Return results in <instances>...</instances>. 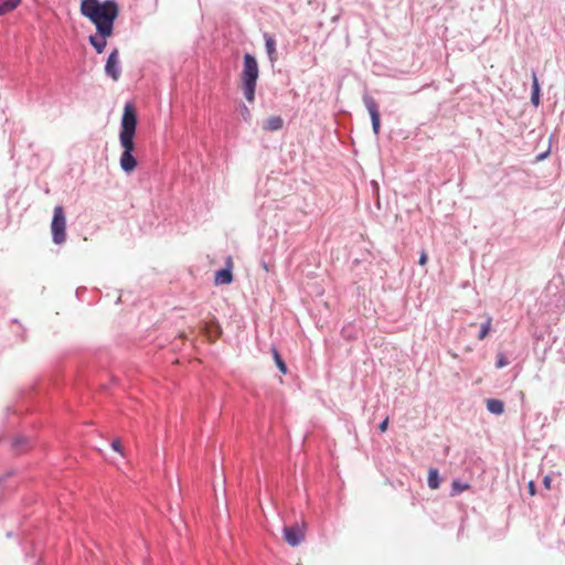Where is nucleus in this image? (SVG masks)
Listing matches in <instances>:
<instances>
[{"label":"nucleus","instance_id":"obj_1","mask_svg":"<svg viewBox=\"0 0 565 565\" xmlns=\"http://www.w3.org/2000/svg\"><path fill=\"white\" fill-rule=\"evenodd\" d=\"M137 124L136 108L131 103H127L124 107L119 130V142L122 148L119 164L127 174L131 173L137 167V159L134 156Z\"/></svg>","mask_w":565,"mask_h":565},{"label":"nucleus","instance_id":"obj_2","mask_svg":"<svg viewBox=\"0 0 565 565\" xmlns=\"http://www.w3.org/2000/svg\"><path fill=\"white\" fill-rule=\"evenodd\" d=\"M118 4L114 0H82L81 13L90 20L96 30L114 32V22L118 17Z\"/></svg>","mask_w":565,"mask_h":565},{"label":"nucleus","instance_id":"obj_3","mask_svg":"<svg viewBox=\"0 0 565 565\" xmlns=\"http://www.w3.org/2000/svg\"><path fill=\"white\" fill-rule=\"evenodd\" d=\"M259 77L258 62L255 55L245 53L243 55V70L241 73V89L247 102L254 103L257 79Z\"/></svg>","mask_w":565,"mask_h":565},{"label":"nucleus","instance_id":"obj_4","mask_svg":"<svg viewBox=\"0 0 565 565\" xmlns=\"http://www.w3.org/2000/svg\"><path fill=\"white\" fill-rule=\"evenodd\" d=\"M51 233L54 244L61 245L66 241V216L62 205H56L53 210Z\"/></svg>","mask_w":565,"mask_h":565},{"label":"nucleus","instance_id":"obj_5","mask_svg":"<svg viewBox=\"0 0 565 565\" xmlns=\"http://www.w3.org/2000/svg\"><path fill=\"white\" fill-rule=\"evenodd\" d=\"M362 99L371 117L372 130L375 136H379L381 128V115L379 105L376 100L367 93L363 94Z\"/></svg>","mask_w":565,"mask_h":565},{"label":"nucleus","instance_id":"obj_6","mask_svg":"<svg viewBox=\"0 0 565 565\" xmlns=\"http://www.w3.org/2000/svg\"><path fill=\"white\" fill-rule=\"evenodd\" d=\"M105 74L114 81H118L121 74V66L119 62V50L114 47L109 53L106 64Z\"/></svg>","mask_w":565,"mask_h":565},{"label":"nucleus","instance_id":"obj_7","mask_svg":"<svg viewBox=\"0 0 565 565\" xmlns=\"http://www.w3.org/2000/svg\"><path fill=\"white\" fill-rule=\"evenodd\" d=\"M284 540L290 546H298L305 539V531L299 524L286 525L282 529Z\"/></svg>","mask_w":565,"mask_h":565},{"label":"nucleus","instance_id":"obj_8","mask_svg":"<svg viewBox=\"0 0 565 565\" xmlns=\"http://www.w3.org/2000/svg\"><path fill=\"white\" fill-rule=\"evenodd\" d=\"M113 35V32H103L96 30V34H92L88 38L89 44L95 49L96 53L100 54L105 51L107 45V39Z\"/></svg>","mask_w":565,"mask_h":565},{"label":"nucleus","instance_id":"obj_9","mask_svg":"<svg viewBox=\"0 0 565 565\" xmlns=\"http://www.w3.org/2000/svg\"><path fill=\"white\" fill-rule=\"evenodd\" d=\"M32 447V440L23 435L15 436L11 441V449L15 454H23Z\"/></svg>","mask_w":565,"mask_h":565},{"label":"nucleus","instance_id":"obj_10","mask_svg":"<svg viewBox=\"0 0 565 565\" xmlns=\"http://www.w3.org/2000/svg\"><path fill=\"white\" fill-rule=\"evenodd\" d=\"M264 41H265V50L268 56V60L274 65L278 60V54L276 51V40L275 38L269 33L263 34Z\"/></svg>","mask_w":565,"mask_h":565},{"label":"nucleus","instance_id":"obj_11","mask_svg":"<svg viewBox=\"0 0 565 565\" xmlns=\"http://www.w3.org/2000/svg\"><path fill=\"white\" fill-rule=\"evenodd\" d=\"M233 281V274L231 267H225L216 270L215 284L216 285H228Z\"/></svg>","mask_w":565,"mask_h":565},{"label":"nucleus","instance_id":"obj_12","mask_svg":"<svg viewBox=\"0 0 565 565\" xmlns=\"http://www.w3.org/2000/svg\"><path fill=\"white\" fill-rule=\"evenodd\" d=\"M284 127V119L281 116L275 115L267 118L263 124V129L267 131H277Z\"/></svg>","mask_w":565,"mask_h":565},{"label":"nucleus","instance_id":"obj_13","mask_svg":"<svg viewBox=\"0 0 565 565\" xmlns=\"http://www.w3.org/2000/svg\"><path fill=\"white\" fill-rule=\"evenodd\" d=\"M531 103L534 106H539L541 103V88H540V84H539V79H537L535 71H532Z\"/></svg>","mask_w":565,"mask_h":565},{"label":"nucleus","instance_id":"obj_14","mask_svg":"<svg viewBox=\"0 0 565 565\" xmlns=\"http://www.w3.org/2000/svg\"><path fill=\"white\" fill-rule=\"evenodd\" d=\"M487 409L493 415H501L504 412V403L498 398L487 399Z\"/></svg>","mask_w":565,"mask_h":565},{"label":"nucleus","instance_id":"obj_15","mask_svg":"<svg viewBox=\"0 0 565 565\" xmlns=\"http://www.w3.org/2000/svg\"><path fill=\"white\" fill-rule=\"evenodd\" d=\"M440 481H441V478H440L438 469L430 468L428 470V478H427L428 487L433 490H436L439 488Z\"/></svg>","mask_w":565,"mask_h":565},{"label":"nucleus","instance_id":"obj_16","mask_svg":"<svg viewBox=\"0 0 565 565\" xmlns=\"http://www.w3.org/2000/svg\"><path fill=\"white\" fill-rule=\"evenodd\" d=\"M470 484L467 482H462L459 479H455L451 483L450 497H457L465 490H468Z\"/></svg>","mask_w":565,"mask_h":565},{"label":"nucleus","instance_id":"obj_17","mask_svg":"<svg viewBox=\"0 0 565 565\" xmlns=\"http://www.w3.org/2000/svg\"><path fill=\"white\" fill-rule=\"evenodd\" d=\"M22 0H0V15L14 10Z\"/></svg>","mask_w":565,"mask_h":565},{"label":"nucleus","instance_id":"obj_18","mask_svg":"<svg viewBox=\"0 0 565 565\" xmlns=\"http://www.w3.org/2000/svg\"><path fill=\"white\" fill-rule=\"evenodd\" d=\"M271 353H273V358H274V361H275V364L276 366L278 367V370L282 373V374H286L287 373V365L284 361V359L281 358L278 349L276 347H271Z\"/></svg>","mask_w":565,"mask_h":565},{"label":"nucleus","instance_id":"obj_19","mask_svg":"<svg viewBox=\"0 0 565 565\" xmlns=\"http://www.w3.org/2000/svg\"><path fill=\"white\" fill-rule=\"evenodd\" d=\"M491 322H492L491 317H488L487 320L481 324L479 334H478L479 340H483L488 335V333L490 332V329H491Z\"/></svg>","mask_w":565,"mask_h":565},{"label":"nucleus","instance_id":"obj_20","mask_svg":"<svg viewBox=\"0 0 565 565\" xmlns=\"http://www.w3.org/2000/svg\"><path fill=\"white\" fill-rule=\"evenodd\" d=\"M239 114L244 121L248 122L252 119V114L245 104L239 105Z\"/></svg>","mask_w":565,"mask_h":565},{"label":"nucleus","instance_id":"obj_21","mask_svg":"<svg viewBox=\"0 0 565 565\" xmlns=\"http://www.w3.org/2000/svg\"><path fill=\"white\" fill-rule=\"evenodd\" d=\"M508 364H509V360L505 358V355L503 353H498L495 366L498 369H502V367L507 366Z\"/></svg>","mask_w":565,"mask_h":565},{"label":"nucleus","instance_id":"obj_22","mask_svg":"<svg viewBox=\"0 0 565 565\" xmlns=\"http://www.w3.org/2000/svg\"><path fill=\"white\" fill-rule=\"evenodd\" d=\"M111 448L113 450H115L116 452H119L120 455H124V448H122V445L120 443L119 439H114L111 441Z\"/></svg>","mask_w":565,"mask_h":565},{"label":"nucleus","instance_id":"obj_23","mask_svg":"<svg viewBox=\"0 0 565 565\" xmlns=\"http://www.w3.org/2000/svg\"><path fill=\"white\" fill-rule=\"evenodd\" d=\"M387 427H388V417H385L379 425V430L381 433H385L387 430Z\"/></svg>","mask_w":565,"mask_h":565},{"label":"nucleus","instance_id":"obj_24","mask_svg":"<svg viewBox=\"0 0 565 565\" xmlns=\"http://www.w3.org/2000/svg\"><path fill=\"white\" fill-rule=\"evenodd\" d=\"M427 260H428V256H427L426 252L422 250V253L419 255L418 264L420 266H425L427 264Z\"/></svg>","mask_w":565,"mask_h":565},{"label":"nucleus","instance_id":"obj_25","mask_svg":"<svg viewBox=\"0 0 565 565\" xmlns=\"http://www.w3.org/2000/svg\"><path fill=\"white\" fill-rule=\"evenodd\" d=\"M527 489H529V493L531 495H534L536 493V486H535V482L533 480L529 481Z\"/></svg>","mask_w":565,"mask_h":565},{"label":"nucleus","instance_id":"obj_26","mask_svg":"<svg viewBox=\"0 0 565 565\" xmlns=\"http://www.w3.org/2000/svg\"><path fill=\"white\" fill-rule=\"evenodd\" d=\"M543 484L546 489H550V486H551V478L548 476H545L543 478Z\"/></svg>","mask_w":565,"mask_h":565},{"label":"nucleus","instance_id":"obj_27","mask_svg":"<svg viewBox=\"0 0 565 565\" xmlns=\"http://www.w3.org/2000/svg\"><path fill=\"white\" fill-rule=\"evenodd\" d=\"M222 333L221 327L218 324L215 326V338L220 337Z\"/></svg>","mask_w":565,"mask_h":565},{"label":"nucleus","instance_id":"obj_28","mask_svg":"<svg viewBox=\"0 0 565 565\" xmlns=\"http://www.w3.org/2000/svg\"><path fill=\"white\" fill-rule=\"evenodd\" d=\"M547 154H548V151H546V152H544V153H540V154L537 156V160H543V159H545V158L547 157Z\"/></svg>","mask_w":565,"mask_h":565},{"label":"nucleus","instance_id":"obj_29","mask_svg":"<svg viewBox=\"0 0 565 565\" xmlns=\"http://www.w3.org/2000/svg\"><path fill=\"white\" fill-rule=\"evenodd\" d=\"M263 267L268 270L266 263H263Z\"/></svg>","mask_w":565,"mask_h":565},{"label":"nucleus","instance_id":"obj_30","mask_svg":"<svg viewBox=\"0 0 565 565\" xmlns=\"http://www.w3.org/2000/svg\"><path fill=\"white\" fill-rule=\"evenodd\" d=\"M12 322L13 323H19V320L18 319H12Z\"/></svg>","mask_w":565,"mask_h":565}]
</instances>
